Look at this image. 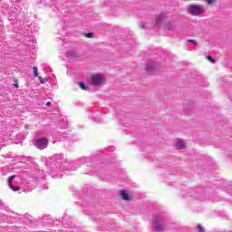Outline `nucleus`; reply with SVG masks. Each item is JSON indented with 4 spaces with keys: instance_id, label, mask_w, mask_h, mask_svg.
<instances>
[{
    "instance_id": "1",
    "label": "nucleus",
    "mask_w": 232,
    "mask_h": 232,
    "mask_svg": "<svg viewBox=\"0 0 232 232\" xmlns=\"http://www.w3.org/2000/svg\"><path fill=\"white\" fill-rule=\"evenodd\" d=\"M166 229V221L164 219H156L154 222V231L164 232Z\"/></svg>"
},
{
    "instance_id": "2",
    "label": "nucleus",
    "mask_w": 232,
    "mask_h": 232,
    "mask_svg": "<svg viewBox=\"0 0 232 232\" xmlns=\"http://www.w3.org/2000/svg\"><path fill=\"white\" fill-rule=\"evenodd\" d=\"M104 82V76L102 74H95L92 76V86H101Z\"/></svg>"
},
{
    "instance_id": "3",
    "label": "nucleus",
    "mask_w": 232,
    "mask_h": 232,
    "mask_svg": "<svg viewBox=\"0 0 232 232\" xmlns=\"http://www.w3.org/2000/svg\"><path fill=\"white\" fill-rule=\"evenodd\" d=\"M190 14H192V15H201V14H204V10L200 5H190Z\"/></svg>"
},
{
    "instance_id": "4",
    "label": "nucleus",
    "mask_w": 232,
    "mask_h": 232,
    "mask_svg": "<svg viewBox=\"0 0 232 232\" xmlns=\"http://www.w3.org/2000/svg\"><path fill=\"white\" fill-rule=\"evenodd\" d=\"M36 148L39 150H44L45 148H48V139L42 138L36 140Z\"/></svg>"
},
{
    "instance_id": "5",
    "label": "nucleus",
    "mask_w": 232,
    "mask_h": 232,
    "mask_svg": "<svg viewBox=\"0 0 232 232\" xmlns=\"http://www.w3.org/2000/svg\"><path fill=\"white\" fill-rule=\"evenodd\" d=\"M120 195L122 198V200H125L126 202H130V200H133V198L128 194L126 190H121Z\"/></svg>"
},
{
    "instance_id": "6",
    "label": "nucleus",
    "mask_w": 232,
    "mask_h": 232,
    "mask_svg": "<svg viewBox=\"0 0 232 232\" xmlns=\"http://www.w3.org/2000/svg\"><path fill=\"white\" fill-rule=\"evenodd\" d=\"M175 147L177 150H184L186 148V144H184V141L182 140H179L175 142Z\"/></svg>"
},
{
    "instance_id": "7",
    "label": "nucleus",
    "mask_w": 232,
    "mask_h": 232,
    "mask_svg": "<svg viewBox=\"0 0 232 232\" xmlns=\"http://www.w3.org/2000/svg\"><path fill=\"white\" fill-rule=\"evenodd\" d=\"M155 68H157V64L155 63H150L147 66V72H153V70H155Z\"/></svg>"
},
{
    "instance_id": "8",
    "label": "nucleus",
    "mask_w": 232,
    "mask_h": 232,
    "mask_svg": "<svg viewBox=\"0 0 232 232\" xmlns=\"http://www.w3.org/2000/svg\"><path fill=\"white\" fill-rule=\"evenodd\" d=\"M79 86H80V88H81L82 90H84V91L90 90V88H89L88 86H86V83H84V82H81L79 83Z\"/></svg>"
},
{
    "instance_id": "9",
    "label": "nucleus",
    "mask_w": 232,
    "mask_h": 232,
    "mask_svg": "<svg viewBox=\"0 0 232 232\" xmlns=\"http://www.w3.org/2000/svg\"><path fill=\"white\" fill-rule=\"evenodd\" d=\"M14 179H15V175H13V176L9 177L7 182H8V185H9L10 187H12V182H14Z\"/></svg>"
},
{
    "instance_id": "10",
    "label": "nucleus",
    "mask_w": 232,
    "mask_h": 232,
    "mask_svg": "<svg viewBox=\"0 0 232 232\" xmlns=\"http://www.w3.org/2000/svg\"><path fill=\"white\" fill-rule=\"evenodd\" d=\"M33 72H34V77H39V72H37L36 66L33 67Z\"/></svg>"
},
{
    "instance_id": "11",
    "label": "nucleus",
    "mask_w": 232,
    "mask_h": 232,
    "mask_svg": "<svg viewBox=\"0 0 232 232\" xmlns=\"http://www.w3.org/2000/svg\"><path fill=\"white\" fill-rule=\"evenodd\" d=\"M207 59H208L210 63H212V64H215V63H217V61H215V59H213V57H211V55L207 56Z\"/></svg>"
},
{
    "instance_id": "12",
    "label": "nucleus",
    "mask_w": 232,
    "mask_h": 232,
    "mask_svg": "<svg viewBox=\"0 0 232 232\" xmlns=\"http://www.w3.org/2000/svg\"><path fill=\"white\" fill-rule=\"evenodd\" d=\"M11 189L13 190V191H19L20 189H21V187H14V186H12L11 185Z\"/></svg>"
},
{
    "instance_id": "13",
    "label": "nucleus",
    "mask_w": 232,
    "mask_h": 232,
    "mask_svg": "<svg viewBox=\"0 0 232 232\" xmlns=\"http://www.w3.org/2000/svg\"><path fill=\"white\" fill-rule=\"evenodd\" d=\"M85 37H87L88 39H92V37H93V33H87L85 34Z\"/></svg>"
},
{
    "instance_id": "14",
    "label": "nucleus",
    "mask_w": 232,
    "mask_h": 232,
    "mask_svg": "<svg viewBox=\"0 0 232 232\" xmlns=\"http://www.w3.org/2000/svg\"><path fill=\"white\" fill-rule=\"evenodd\" d=\"M38 80L40 81V82H41L42 84H44L45 81L43 79V77L38 76Z\"/></svg>"
},
{
    "instance_id": "15",
    "label": "nucleus",
    "mask_w": 232,
    "mask_h": 232,
    "mask_svg": "<svg viewBox=\"0 0 232 232\" xmlns=\"http://www.w3.org/2000/svg\"><path fill=\"white\" fill-rule=\"evenodd\" d=\"M188 43H191L192 44H197V40L190 39Z\"/></svg>"
},
{
    "instance_id": "16",
    "label": "nucleus",
    "mask_w": 232,
    "mask_h": 232,
    "mask_svg": "<svg viewBox=\"0 0 232 232\" xmlns=\"http://www.w3.org/2000/svg\"><path fill=\"white\" fill-rule=\"evenodd\" d=\"M208 5H213L215 3V0H207Z\"/></svg>"
},
{
    "instance_id": "17",
    "label": "nucleus",
    "mask_w": 232,
    "mask_h": 232,
    "mask_svg": "<svg viewBox=\"0 0 232 232\" xmlns=\"http://www.w3.org/2000/svg\"><path fill=\"white\" fill-rule=\"evenodd\" d=\"M46 106H52V102H48L46 103Z\"/></svg>"
},
{
    "instance_id": "18",
    "label": "nucleus",
    "mask_w": 232,
    "mask_h": 232,
    "mask_svg": "<svg viewBox=\"0 0 232 232\" xmlns=\"http://www.w3.org/2000/svg\"><path fill=\"white\" fill-rule=\"evenodd\" d=\"M14 88H19V84L15 83Z\"/></svg>"
},
{
    "instance_id": "19",
    "label": "nucleus",
    "mask_w": 232,
    "mask_h": 232,
    "mask_svg": "<svg viewBox=\"0 0 232 232\" xmlns=\"http://www.w3.org/2000/svg\"><path fill=\"white\" fill-rule=\"evenodd\" d=\"M0 206H3V201L0 200Z\"/></svg>"
}]
</instances>
